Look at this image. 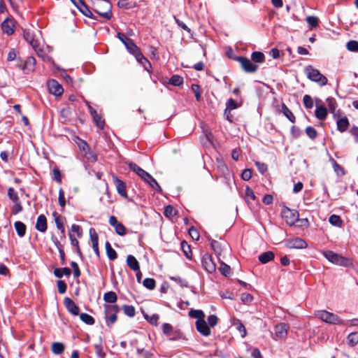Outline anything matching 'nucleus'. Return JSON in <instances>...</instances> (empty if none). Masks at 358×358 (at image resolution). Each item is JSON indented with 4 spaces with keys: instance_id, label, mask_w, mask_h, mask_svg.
<instances>
[{
    "instance_id": "obj_45",
    "label": "nucleus",
    "mask_w": 358,
    "mask_h": 358,
    "mask_svg": "<svg viewBox=\"0 0 358 358\" xmlns=\"http://www.w3.org/2000/svg\"><path fill=\"white\" fill-rule=\"evenodd\" d=\"M125 46L128 51L132 55L139 50V48L134 43L132 40L127 41Z\"/></svg>"
},
{
    "instance_id": "obj_3",
    "label": "nucleus",
    "mask_w": 358,
    "mask_h": 358,
    "mask_svg": "<svg viewBox=\"0 0 358 358\" xmlns=\"http://www.w3.org/2000/svg\"><path fill=\"white\" fill-rule=\"evenodd\" d=\"M93 8L96 13L106 19H110L112 16L111 3L108 0H96Z\"/></svg>"
},
{
    "instance_id": "obj_53",
    "label": "nucleus",
    "mask_w": 358,
    "mask_h": 358,
    "mask_svg": "<svg viewBox=\"0 0 358 358\" xmlns=\"http://www.w3.org/2000/svg\"><path fill=\"white\" fill-rule=\"evenodd\" d=\"M303 102L306 108H311L313 106V101L310 96L305 95L303 98Z\"/></svg>"
},
{
    "instance_id": "obj_10",
    "label": "nucleus",
    "mask_w": 358,
    "mask_h": 358,
    "mask_svg": "<svg viewBox=\"0 0 358 358\" xmlns=\"http://www.w3.org/2000/svg\"><path fill=\"white\" fill-rule=\"evenodd\" d=\"M48 87L50 93L56 96H61L64 92L63 87L55 80H49Z\"/></svg>"
},
{
    "instance_id": "obj_64",
    "label": "nucleus",
    "mask_w": 358,
    "mask_h": 358,
    "mask_svg": "<svg viewBox=\"0 0 358 358\" xmlns=\"http://www.w3.org/2000/svg\"><path fill=\"white\" fill-rule=\"evenodd\" d=\"M22 210V206L19 201H15L12 207V213L16 215Z\"/></svg>"
},
{
    "instance_id": "obj_26",
    "label": "nucleus",
    "mask_w": 358,
    "mask_h": 358,
    "mask_svg": "<svg viewBox=\"0 0 358 358\" xmlns=\"http://www.w3.org/2000/svg\"><path fill=\"white\" fill-rule=\"evenodd\" d=\"M315 113L316 117L321 120H324L327 115V109L322 106H317Z\"/></svg>"
},
{
    "instance_id": "obj_34",
    "label": "nucleus",
    "mask_w": 358,
    "mask_h": 358,
    "mask_svg": "<svg viewBox=\"0 0 358 358\" xmlns=\"http://www.w3.org/2000/svg\"><path fill=\"white\" fill-rule=\"evenodd\" d=\"M348 343L350 346H355L358 343V332L350 333L347 338Z\"/></svg>"
},
{
    "instance_id": "obj_36",
    "label": "nucleus",
    "mask_w": 358,
    "mask_h": 358,
    "mask_svg": "<svg viewBox=\"0 0 358 358\" xmlns=\"http://www.w3.org/2000/svg\"><path fill=\"white\" fill-rule=\"evenodd\" d=\"M238 107V103L233 99H229L226 103V109L224 110V114H227L231 110H234Z\"/></svg>"
},
{
    "instance_id": "obj_48",
    "label": "nucleus",
    "mask_w": 358,
    "mask_h": 358,
    "mask_svg": "<svg viewBox=\"0 0 358 358\" xmlns=\"http://www.w3.org/2000/svg\"><path fill=\"white\" fill-rule=\"evenodd\" d=\"M346 48L349 51L358 52V42L357 41H350L346 44Z\"/></svg>"
},
{
    "instance_id": "obj_38",
    "label": "nucleus",
    "mask_w": 358,
    "mask_h": 358,
    "mask_svg": "<svg viewBox=\"0 0 358 358\" xmlns=\"http://www.w3.org/2000/svg\"><path fill=\"white\" fill-rule=\"evenodd\" d=\"M282 112L290 122H294L295 117L294 114L285 104L282 106Z\"/></svg>"
},
{
    "instance_id": "obj_15",
    "label": "nucleus",
    "mask_w": 358,
    "mask_h": 358,
    "mask_svg": "<svg viewBox=\"0 0 358 358\" xmlns=\"http://www.w3.org/2000/svg\"><path fill=\"white\" fill-rule=\"evenodd\" d=\"M64 303L69 312L74 315H78L79 314V308L70 298H65L64 300Z\"/></svg>"
},
{
    "instance_id": "obj_5",
    "label": "nucleus",
    "mask_w": 358,
    "mask_h": 358,
    "mask_svg": "<svg viewBox=\"0 0 358 358\" xmlns=\"http://www.w3.org/2000/svg\"><path fill=\"white\" fill-rule=\"evenodd\" d=\"M315 316L323 322L330 324H342L343 321L339 317L326 310H318L315 313Z\"/></svg>"
},
{
    "instance_id": "obj_52",
    "label": "nucleus",
    "mask_w": 358,
    "mask_h": 358,
    "mask_svg": "<svg viewBox=\"0 0 358 358\" xmlns=\"http://www.w3.org/2000/svg\"><path fill=\"white\" fill-rule=\"evenodd\" d=\"M327 106L331 113H334L337 107L336 101L334 98H327Z\"/></svg>"
},
{
    "instance_id": "obj_62",
    "label": "nucleus",
    "mask_w": 358,
    "mask_h": 358,
    "mask_svg": "<svg viewBox=\"0 0 358 358\" xmlns=\"http://www.w3.org/2000/svg\"><path fill=\"white\" fill-rule=\"evenodd\" d=\"M115 232L120 235V236H124L125 234V227L124 226L119 222L117 224H116L115 227Z\"/></svg>"
},
{
    "instance_id": "obj_50",
    "label": "nucleus",
    "mask_w": 358,
    "mask_h": 358,
    "mask_svg": "<svg viewBox=\"0 0 358 358\" xmlns=\"http://www.w3.org/2000/svg\"><path fill=\"white\" fill-rule=\"evenodd\" d=\"M219 270L221 272V273L225 276H227L231 273V268L228 265L221 263L220 266L219 267Z\"/></svg>"
},
{
    "instance_id": "obj_58",
    "label": "nucleus",
    "mask_w": 358,
    "mask_h": 358,
    "mask_svg": "<svg viewBox=\"0 0 358 358\" xmlns=\"http://www.w3.org/2000/svg\"><path fill=\"white\" fill-rule=\"evenodd\" d=\"M176 214V210L171 206H167L164 210V215L167 217H173Z\"/></svg>"
},
{
    "instance_id": "obj_4",
    "label": "nucleus",
    "mask_w": 358,
    "mask_h": 358,
    "mask_svg": "<svg viewBox=\"0 0 358 358\" xmlns=\"http://www.w3.org/2000/svg\"><path fill=\"white\" fill-rule=\"evenodd\" d=\"M305 73L310 80L317 83L320 85H325L327 83V78L323 76L319 70L308 65L305 68Z\"/></svg>"
},
{
    "instance_id": "obj_6",
    "label": "nucleus",
    "mask_w": 358,
    "mask_h": 358,
    "mask_svg": "<svg viewBox=\"0 0 358 358\" xmlns=\"http://www.w3.org/2000/svg\"><path fill=\"white\" fill-rule=\"evenodd\" d=\"M281 215L287 224L290 226L294 225L299 220L298 212L295 210H291L287 207L282 208Z\"/></svg>"
},
{
    "instance_id": "obj_40",
    "label": "nucleus",
    "mask_w": 358,
    "mask_h": 358,
    "mask_svg": "<svg viewBox=\"0 0 358 358\" xmlns=\"http://www.w3.org/2000/svg\"><path fill=\"white\" fill-rule=\"evenodd\" d=\"M80 320L87 324L92 325L94 323V319L87 313H81L80 315Z\"/></svg>"
},
{
    "instance_id": "obj_43",
    "label": "nucleus",
    "mask_w": 358,
    "mask_h": 358,
    "mask_svg": "<svg viewBox=\"0 0 358 358\" xmlns=\"http://www.w3.org/2000/svg\"><path fill=\"white\" fill-rule=\"evenodd\" d=\"M145 320L153 325H157L159 317L157 314H153L152 315H144Z\"/></svg>"
},
{
    "instance_id": "obj_29",
    "label": "nucleus",
    "mask_w": 358,
    "mask_h": 358,
    "mask_svg": "<svg viewBox=\"0 0 358 358\" xmlns=\"http://www.w3.org/2000/svg\"><path fill=\"white\" fill-rule=\"evenodd\" d=\"M55 276L57 278H62L63 275H70L71 271L69 268H56L54 271Z\"/></svg>"
},
{
    "instance_id": "obj_54",
    "label": "nucleus",
    "mask_w": 358,
    "mask_h": 358,
    "mask_svg": "<svg viewBox=\"0 0 358 358\" xmlns=\"http://www.w3.org/2000/svg\"><path fill=\"white\" fill-rule=\"evenodd\" d=\"M95 352L98 357L100 358H105L106 354L103 352V346L101 343L94 345Z\"/></svg>"
},
{
    "instance_id": "obj_8",
    "label": "nucleus",
    "mask_w": 358,
    "mask_h": 358,
    "mask_svg": "<svg viewBox=\"0 0 358 358\" xmlns=\"http://www.w3.org/2000/svg\"><path fill=\"white\" fill-rule=\"evenodd\" d=\"M237 60L240 62L243 69L247 73H254L258 69V66L254 64L247 57H240L237 58Z\"/></svg>"
},
{
    "instance_id": "obj_7",
    "label": "nucleus",
    "mask_w": 358,
    "mask_h": 358,
    "mask_svg": "<svg viewBox=\"0 0 358 358\" xmlns=\"http://www.w3.org/2000/svg\"><path fill=\"white\" fill-rule=\"evenodd\" d=\"M105 310L108 325L115 323L117 320L116 313L117 312V306L115 305H108L105 307Z\"/></svg>"
},
{
    "instance_id": "obj_24",
    "label": "nucleus",
    "mask_w": 358,
    "mask_h": 358,
    "mask_svg": "<svg viewBox=\"0 0 358 358\" xmlns=\"http://www.w3.org/2000/svg\"><path fill=\"white\" fill-rule=\"evenodd\" d=\"M14 227L17 231V235L20 237H23L25 235L27 227H26V225L23 222H22L20 221H17L15 222Z\"/></svg>"
},
{
    "instance_id": "obj_63",
    "label": "nucleus",
    "mask_w": 358,
    "mask_h": 358,
    "mask_svg": "<svg viewBox=\"0 0 358 358\" xmlns=\"http://www.w3.org/2000/svg\"><path fill=\"white\" fill-rule=\"evenodd\" d=\"M241 301H243V303H244L245 304H249L252 302L253 297L249 293H243L241 294Z\"/></svg>"
},
{
    "instance_id": "obj_23",
    "label": "nucleus",
    "mask_w": 358,
    "mask_h": 358,
    "mask_svg": "<svg viewBox=\"0 0 358 358\" xmlns=\"http://www.w3.org/2000/svg\"><path fill=\"white\" fill-rule=\"evenodd\" d=\"M258 258L262 264H266L274 259V254L271 251H267L261 254Z\"/></svg>"
},
{
    "instance_id": "obj_37",
    "label": "nucleus",
    "mask_w": 358,
    "mask_h": 358,
    "mask_svg": "<svg viewBox=\"0 0 358 358\" xmlns=\"http://www.w3.org/2000/svg\"><path fill=\"white\" fill-rule=\"evenodd\" d=\"M129 168L135 172L138 176H141V175H145V170L140 168L137 164L133 162H129L128 163Z\"/></svg>"
},
{
    "instance_id": "obj_51",
    "label": "nucleus",
    "mask_w": 358,
    "mask_h": 358,
    "mask_svg": "<svg viewBox=\"0 0 358 358\" xmlns=\"http://www.w3.org/2000/svg\"><path fill=\"white\" fill-rule=\"evenodd\" d=\"M306 22L312 28H314L318 25L319 20L315 16H308L306 17Z\"/></svg>"
},
{
    "instance_id": "obj_16",
    "label": "nucleus",
    "mask_w": 358,
    "mask_h": 358,
    "mask_svg": "<svg viewBox=\"0 0 358 358\" xmlns=\"http://www.w3.org/2000/svg\"><path fill=\"white\" fill-rule=\"evenodd\" d=\"M88 109L90 115H92L94 121L95 122L96 126L103 129L104 126V122L101 120V117L97 113L95 109H94L89 103H87Z\"/></svg>"
},
{
    "instance_id": "obj_22",
    "label": "nucleus",
    "mask_w": 358,
    "mask_h": 358,
    "mask_svg": "<svg viewBox=\"0 0 358 358\" xmlns=\"http://www.w3.org/2000/svg\"><path fill=\"white\" fill-rule=\"evenodd\" d=\"M77 8L78 10L85 16L91 17L92 13L89 9L88 6L85 4L83 1H79L78 2Z\"/></svg>"
},
{
    "instance_id": "obj_21",
    "label": "nucleus",
    "mask_w": 358,
    "mask_h": 358,
    "mask_svg": "<svg viewBox=\"0 0 358 358\" xmlns=\"http://www.w3.org/2000/svg\"><path fill=\"white\" fill-rule=\"evenodd\" d=\"M210 244L215 252L218 255H221L224 250H227V245L226 244L222 246L221 243L217 241L211 240Z\"/></svg>"
},
{
    "instance_id": "obj_25",
    "label": "nucleus",
    "mask_w": 358,
    "mask_h": 358,
    "mask_svg": "<svg viewBox=\"0 0 358 358\" xmlns=\"http://www.w3.org/2000/svg\"><path fill=\"white\" fill-rule=\"evenodd\" d=\"M329 161L332 164L334 171L338 176H344L345 175V171H344L343 168L341 166H340L334 159H333L331 157H330Z\"/></svg>"
},
{
    "instance_id": "obj_39",
    "label": "nucleus",
    "mask_w": 358,
    "mask_h": 358,
    "mask_svg": "<svg viewBox=\"0 0 358 358\" xmlns=\"http://www.w3.org/2000/svg\"><path fill=\"white\" fill-rule=\"evenodd\" d=\"M329 222L334 226L341 227L343 221L341 217L336 215H332L329 217Z\"/></svg>"
},
{
    "instance_id": "obj_44",
    "label": "nucleus",
    "mask_w": 358,
    "mask_h": 358,
    "mask_svg": "<svg viewBox=\"0 0 358 358\" xmlns=\"http://www.w3.org/2000/svg\"><path fill=\"white\" fill-rule=\"evenodd\" d=\"M69 232H71L73 234H76L78 238H80L83 235V229L80 226L75 224L71 225Z\"/></svg>"
},
{
    "instance_id": "obj_59",
    "label": "nucleus",
    "mask_w": 358,
    "mask_h": 358,
    "mask_svg": "<svg viewBox=\"0 0 358 358\" xmlns=\"http://www.w3.org/2000/svg\"><path fill=\"white\" fill-rule=\"evenodd\" d=\"M207 321L209 327H214L217 324L218 317L215 315H210L208 316Z\"/></svg>"
},
{
    "instance_id": "obj_2",
    "label": "nucleus",
    "mask_w": 358,
    "mask_h": 358,
    "mask_svg": "<svg viewBox=\"0 0 358 358\" xmlns=\"http://www.w3.org/2000/svg\"><path fill=\"white\" fill-rule=\"evenodd\" d=\"M322 254L328 261L336 265L346 267L352 266V262L350 259L344 257L331 250L323 251Z\"/></svg>"
},
{
    "instance_id": "obj_47",
    "label": "nucleus",
    "mask_w": 358,
    "mask_h": 358,
    "mask_svg": "<svg viewBox=\"0 0 358 358\" xmlns=\"http://www.w3.org/2000/svg\"><path fill=\"white\" fill-rule=\"evenodd\" d=\"M181 248L185 256L187 258H190L192 255V250L190 246L185 241H182L181 243Z\"/></svg>"
},
{
    "instance_id": "obj_14",
    "label": "nucleus",
    "mask_w": 358,
    "mask_h": 358,
    "mask_svg": "<svg viewBox=\"0 0 358 358\" xmlns=\"http://www.w3.org/2000/svg\"><path fill=\"white\" fill-rule=\"evenodd\" d=\"M202 265L208 273H213L215 271L216 266L213 262L210 256L206 255L202 259Z\"/></svg>"
},
{
    "instance_id": "obj_20",
    "label": "nucleus",
    "mask_w": 358,
    "mask_h": 358,
    "mask_svg": "<svg viewBox=\"0 0 358 358\" xmlns=\"http://www.w3.org/2000/svg\"><path fill=\"white\" fill-rule=\"evenodd\" d=\"M127 266L133 271H137L139 270V264L135 257L131 255H129L127 257Z\"/></svg>"
},
{
    "instance_id": "obj_49",
    "label": "nucleus",
    "mask_w": 358,
    "mask_h": 358,
    "mask_svg": "<svg viewBox=\"0 0 358 358\" xmlns=\"http://www.w3.org/2000/svg\"><path fill=\"white\" fill-rule=\"evenodd\" d=\"M183 83V78L178 75L173 76L170 79V83L174 86H179Z\"/></svg>"
},
{
    "instance_id": "obj_56",
    "label": "nucleus",
    "mask_w": 358,
    "mask_h": 358,
    "mask_svg": "<svg viewBox=\"0 0 358 358\" xmlns=\"http://www.w3.org/2000/svg\"><path fill=\"white\" fill-rule=\"evenodd\" d=\"M8 196L13 202L19 201L17 193L15 191L13 187H10L8 189Z\"/></svg>"
},
{
    "instance_id": "obj_60",
    "label": "nucleus",
    "mask_w": 358,
    "mask_h": 358,
    "mask_svg": "<svg viewBox=\"0 0 358 358\" xmlns=\"http://www.w3.org/2000/svg\"><path fill=\"white\" fill-rule=\"evenodd\" d=\"M54 216H55V222L57 228L59 229V228H62V227H64V218L62 216L59 215L56 213L54 214Z\"/></svg>"
},
{
    "instance_id": "obj_1",
    "label": "nucleus",
    "mask_w": 358,
    "mask_h": 358,
    "mask_svg": "<svg viewBox=\"0 0 358 358\" xmlns=\"http://www.w3.org/2000/svg\"><path fill=\"white\" fill-rule=\"evenodd\" d=\"M23 36L24 40L33 48L37 55L43 59H45L46 54L41 39V32L38 30L27 29L24 30Z\"/></svg>"
},
{
    "instance_id": "obj_32",
    "label": "nucleus",
    "mask_w": 358,
    "mask_h": 358,
    "mask_svg": "<svg viewBox=\"0 0 358 358\" xmlns=\"http://www.w3.org/2000/svg\"><path fill=\"white\" fill-rule=\"evenodd\" d=\"M251 59L253 62L257 63H263L264 62V55L262 52H253L251 55Z\"/></svg>"
},
{
    "instance_id": "obj_12",
    "label": "nucleus",
    "mask_w": 358,
    "mask_h": 358,
    "mask_svg": "<svg viewBox=\"0 0 358 358\" xmlns=\"http://www.w3.org/2000/svg\"><path fill=\"white\" fill-rule=\"evenodd\" d=\"M196 327L197 331L205 336H208L210 334V329L205 320H196Z\"/></svg>"
},
{
    "instance_id": "obj_31",
    "label": "nucleus",
    "mask_w": 358,
    "mask_h": 358,
    "mask_svg": "<svg viewBox=\"0 0 358 358\" xmlns=\"http://www.w3.org/2000/svg\"><path fill=\"white\" fill-rule=\"evenodd\" d=\"M64 350V346L62 343L55 342L52 344V351L55 355H60Z\"/></svg>"
},
{
    "instance_id": "obj_55",
    "label": "nucleus",
    "mask_w": 358,
    "mask_h": 358,
    "mask_svg": "<svg viewBox=\"0 0 358 358\" xmlns=\"http://www.w3.org/2000/svg\"><path fill=\"white\" fill-rule=\"evenodd\" d=\"M162 331L164 334H166L169 337H171V334L173 332V327L171 324L168 323H164L162 325Z\"/></svg>"
},
{
    "instance_id": "obj_27",
    "label": "nucleus",
    "mask_w": 358,
    "mask_h": 358,
    "mask_svg": "<svg viewBox=\"0 0 358 358\" xmlns=\"http://www.w3.org/2000/svg\"><path fill=\"white\" fill-rule=\"evenodd\" d=\"M234 326L236 330L239 332L242 338H244L247 335V331L243 324L238 320L234 322Z\"/></svg>"
},
{
    "instance_id": "obj_18",
    "label": "nucleus",
    "mask_w": 358,
    "mask_h": 358,
    "mask_svg": "<svg viewBox=\"0 0 358 358\" xmlns=\"http://www.w3.org/2000/svg\"><path fill=\"white\" fill-rule=\"evenodd\" d=\"M36 229L41 232H45L47 230V219L45 215H40L38 217Z\"/></svg>"
},
{
    "instance_id": "obj_41",
    "label": "nucleus",
    "mask_w": 358,
    "mask_h": 358,
    "mask_svg": "<svg viewBox=\"0 0 358 358\" xmlns=\"http://www.w3.org/2000/svg\"><path fill=\"white\" fill-rule=\"evenodd\" d=\"M90 236L92 242V246L99 245L98 235L94 229L91 228L90 229Z\"/></svg>"
},
{
    "instance_id": "obj_35",
    "label": "nucleus",
    "mask_w": 358,
    "mask_h": 358,
    "mask_svg": "<svg viewBox=\"0 0 358 358\" xmlns=\"http://www.w3.org/2000/svg\"><path fill=\"white\" fill-rule=\"evenodd\" d=\"M189 315L192 318H196L197 320H204L205 314L200 310H192L189 312Z\"/></svg>"
},
{
    "instance_id": "obj_17",
    "label": "nucleus",
    "mask_w": 358,
    "mask_h": 358,
    "mask_svg": "<svg viewBox=\"0 0 358 358\" xmlns=\"http://www.w3.org/2000/svg\"><path fill=\"white\" fill-rule=\"evenodd\" d=\"M113 179L114 183L116 186L117 192L121 196L126 197L127 196V190H126L125 183L115 176H113Z\"/></svg>"
},
{
    "instance_id": "obj_61",
    "label": "nucleus",
    "mask_w": 358,
    "mask_h": 358,
    "mask_svg": "<svg viewBox=\"0 0 358 358\" xmlns=\"http://www.w3.org/2000/svg\"><path fill=\"white\" fill-rule=\"evenodd\" d=\"M306 133L311 139H315L317 136V131L312 127H307L306 129Z\"/></svg>"
},
{
    "instance_id": "obj_33",
    "label": "nucleus",
    "mask_w": 358,
    "mask_h": 358,
    "mask_svg": "<svg viewBox=\"0 0 358 358\" xmlns=\"http://www.w3.org/2000/svg\"><path fill=\"white\" fill-rule=\"evenodd\" d=\"M103 300L110 303H113L117 301V295L114 292H108L103 295Z\"/></svg>"
},
{
    "instance_id": "obj_57",
    "label": "nucleus",
    "mask_w": 358,
    "mask_h": 358,
    "mask_svg": "<svg viewBox=\"0 0 358 358\" xmlns=\"http://www.w3.org/2000/svg\"><path fill=\"white\" fill-rule=\"evenodd\" d=\"M245 196H246V201L248 203H250V200H249L250 199L252 200L256 199V196H255L254 192L248 187H247L245 189Z\"/></svg>"
},
{
    "instance_id": "obj_13",
    "label": "nucleus",
    "mask_w": 358,
    "mask_h": 358,
    "mask_svg": "<svg viewBox=\"0 0 358 358\" xmlns=\"http://www.w3.org/2000/svg\"><path fill=\"white\" fill-rule=\"evenodd\" d=\"M288 327L285 323H281L275 327V338H284L287 336Z\"/></svg>"
},
{
    "instance_id": "obj_19",
    "label": "nucleus",
    "mask_w": 358,
    "mask_h": 358,
    "mask_svg": "<svg viewBox=\"0 0 358 358\" xmlns=\"http://www.w3.org/2000/svg\"><path fill=\"white\" fill-rule=\"evenodd\" d=\"M336 125L340 132H344L349 127L350 122L347 117H342L337 120Z\"/></svg>"
},
{
    "instance_id": "obj_11",
    "label": "nucleus",
    "mask_w": 358,
    "mask_h": 358,
    "mask_svg": "<svg viewBox=\"0 0 358 358\" xmlns=\"http://www.w3.org/2000/svg\"><path fill=\"white\" fill-rule=\"evenodd\" d=\"M15 29V21L13 19L7 17L1 23L2 31L8 36L12 35L14 33Z\"/></svg>"
},
{
    "instance_id": "obj_30",
    "label": "nucleus",
    "mask_w": 358,
    "mask_h": 358,
    "mask_svg": "<svg viewBox=\"0 0 358 358\" xmlns=\"http://www.w3.org/2000/svg\"><path fill=\"white\" fill-rule=\"evenodd\" d=\"M69 236L71 241V244L72 245L73 247L76 248V252L80 255L81 251L79 247V242L77 238L76 237L75 234H72L71 232H69Z\"/></svg>"
},
{
    "instance_id": "obj_42",
    "label": "nucleus",
    "mask_w": 358,
    "mask_h": 358,
    "mask_svg": "<svg viewBox=\"0 0 358 358\" xmlns=\"http://www.w3.org/2000/svg\"><path fill=\"white\" fill-rule=\"evenodd\" d=\"M143 286H145L146 288L152 290L155 287L156 283L155 280L153 278H147L144 279L143 282Z\"/></svg>"
},
{
    "instance_id": "obj_46",
    "label": "nucleus",
    "mask_w": 358,
    "mask_h": 358,
    "mask_svg": "<svg viewBox=\"0 0 358 358\" xmlns=\"http://www.w3.org/2000/svg\"><path fill=\"white\" fill-rule=\"evenodd\" d=\"M123 310L126 315L132 317L135 315L136 310L134 306H124Z\"/></svg>"
},
{
    "instance_id": "obj_9",
    "label": "nucleus",
    "mask_w": 358,
    "mask_h": 358,
    "mask_svg": "<svg viewBox=\"0 0 358 358\" xmlns=\"http://www.w3.org/2000/svg\"><path fill=\"white\" fill-rule=\"evenodd\" d=\"M285 245L290 249H303L307 247V243L302 238L296 237L287 240Z\"/></svg>"
},
{
    "instance_id": "obj_28",
    "label": "nucleus",
    "mask_w": 358,
    "mask_h": 358,
    "mask_svg": "<svg viewBox=\"0 0 358 358\" xmlns=\"http://www.w3.org/2000/svg\"><path fill=\"white\" fill-rule=\"evenodd\" d=\"M106 254L109 259L114 260L117 258V252L115 250L111 247L109 242L106 243Z\"/></svg>"
}]
</instances>
